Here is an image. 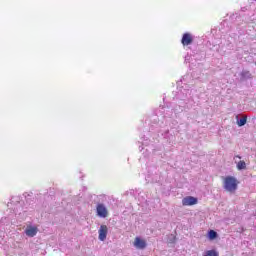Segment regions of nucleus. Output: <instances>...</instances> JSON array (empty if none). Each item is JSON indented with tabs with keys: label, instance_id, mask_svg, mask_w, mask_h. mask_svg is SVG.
Wrapping results in <instances>:
<instances>
[{
	"label": "nucleus",
	"instance_id": "39448f33",
	"mask_svg": "<svg viewBox=\"0 0 256 256\" xmlns=\"http://www.w3.org/2000/svg\"><path fill=\"white\" fill-rule=\"evenodd\" d=\"M96 210H97V215L102 218L107 217V215L109 214L107 212V208L103 204H98Z\"/></svg>",
	"mask_w": 256,
	"mask_h": 256
},
{
	"label": "nucleus",
	"instance_id": "6e6552de",
	"mask_svg": "<svg viewBox=\"0 0 256 256\" xmlns=\"http://www.w3.org/2000/svg\"><path fill=\"white\" fill-rule=\"evenodd\" d=\"M217 237H218V234H217V232L215 230H210L208 232V239L210 241H214V239H217Z\"/></svg>",
	"mask_w": 256,
	"mask_h": 256
},
{
	"label": "nucleus",
	"instance_id": "f257e3e1",
	"mask_svg": "<svg viewBox=\"0 0 256 256\" xmlns=\"http://www.w3.org/2000/svg\"><path fill=\"white\" fill-rule=\"evenodd\" d=\"M223 183L224 189L228 191V193H235L239 187V181L233 176H226Z\"/></svg>",
	"mask_w": 256,
	"mask_h": 256
},
{
	"label": "nucleus",
	"instance_id": "423d86ee",
	"mask_svg": "<svg viewBox=\"0 0 256 256\" xmlns=\"http://www.w3.org/2000/svg\"><path fill=\"white\" fill-rule=\"evenodd\" d=\"M182 45L187 46L193 43V36L189 33H184L181 40Z\"/></svg>",
	"mask_w": 256,
	"mask_h": 256
},
{
	"label": "nucleus",
	"instance_id": "7ed1b4c3",
	"mask_svg": "<svg viewBox=\"0 0 256 256\" xmlns=\"http://www.w3.org/2000/svg\"><path fill=\"white\" fill-rule=\"evenodd\" d=\"M108 233H109V228L107 227V225H101L98 230L99 241H105V239H107Z\"/></svg>",
	"mask_w": 256,
	"mask_h": 256
},
{
	"label": "nucleus",
	"instance_id": "0eeeda50",
	"mask_svg": "<svg viewBox=\"0 0 256 256\" xmlns=\"http://www.w3.org/2000/svg\"><path fill=\"white\" fill-rule=\"evenodd\" d=\"M39 229L36 226H28L25 230L27 237H35L37 235Z\"/></svg>",
	"mask_w": 256,
	"mask_h": 256
},
{
	"label": "nucleus",
	"instance_id": "f03ea898",
	"mask_svg": "<svg viewBox=\"0 0 256 256\" xmlns=\"http://www.w3.org/2000/svg\"><path fill=\"white\" fill-rule=\"evenodd\" d=\"M197 203H198L197 198L193 196H187L182 199V205L184 207H191L193 205H197Z\"/></svg>",
	"mask_w": 256,
	"mask_h": 256
},
{
	"label": "nucleus",
	"instance_id": "f8f14e48",
	"mask_svg": "<svg viewBox=\"0 0 256 256\" xmlns=\"http://www.w3.org/2000/svg\"><path fill=\"white\" fill-rule=\"evenodd\" d=\"M236 157H238V159H241V156H236Z\"/></svg>",
	"mask_w": 256,
	"mask_h": 256
},
{
	"label": "nucleus",
	"instance_id": "1a4fd4ad",
	"mask_svg": "<svg viewBox=\"0 0 256 256\" xmlns=\"http://www.w3.org/2000/svg\"><path fill=\"white\" fill-rule=\"evenodd\" d=\"M237 169H238V171H243V169H247V164L245 163V161L240 160L237 163Z\"/></svg>",
	"mask_w": 256,
	"mask_h": 256
},
{
	"label": "nucleus",
	"instance_id": "20e7f679",
	"mask_svg": "<svg viewBox=\"0 0 256 256\" xmlns=\"http://www.w3.org/2000/svg\"><path fill=\"white\" fill-rule=\"evenodd\" d=\"M133 245L136 249H145L147 247V242L144 239H141V237H136Z\"/></svg>",
	"mask_w": 256,
	"mask_h": 256
},
{
	"label": "nucleus",
	"instance_id": "9b49d317",
	"mask_svg": "<svg viewBox=\"0 0 256 256\" xmlns=\"http://www.w3.org/2000/svg\"><path fill=\"white\" fill-rule=\"evenodd\" d=\"M247 123V116H243L238 122V127H243Z\"/></svg>",
	"mask_w": 256,
	"mask_h": 256
},
{
	"label": "nucleus",
	"instance_id": "9d476101",
	"mask_svg": "<svg viewBox=\"0 0 256 256\" xmlns=\"http://www.w3.org/2000/svg\"><path fill=\"white\" fill-rule=\"evenodd\" d=\"M203 256H219V252L215 250H207Z\"/></svg>",
	"mask_w": 256,
	"mask_h": 256
}]
</instances>
